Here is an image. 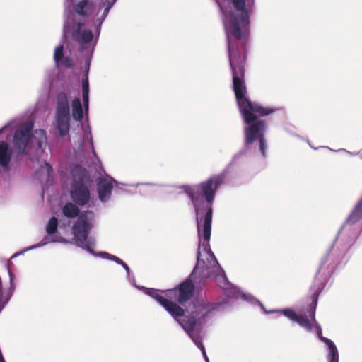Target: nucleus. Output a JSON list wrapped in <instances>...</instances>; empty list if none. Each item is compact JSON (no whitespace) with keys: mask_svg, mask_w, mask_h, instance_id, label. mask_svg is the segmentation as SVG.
<instances>
[{"mask_svg":"<svg viewBox=\"0 0 362 362\" xmlns=\"http://www.w3.org/2000/svg\"><path fill=\"white\" fill-rule=\"evenodd\" d=\"M236 11L241 13L237 16L233 11L228 14L229 20L224 22L227 37L228 56L229 65L232 71L233 90L239 111L244 122L248 125L245 132H266L267 124L264 120L258 117H264L274 113L276 109L264 107L259 104L252 102L247 97L245 83V44L239 50L238 42L230 38L233 35L236 40L242 38L240 26L245 27L249 23V15L245 9V0H230Z\"/></svg>","mask_w":362,"mask_h":362,"instance_id":"nucleus-1","label":"nucleus"},{"mask_svg":"<svg viewBox=\"0 0 362 362\" xmlns=\"http://www.w3.org/2000/svg\"><path fill=\"white\" fill-rule=\"evenodd\" d=\"M224 180L225 175L218 174L199 184L181 187L194 208L199 241L202 236L204 247L209 246L210 240L215 195Z\"/></svg>","mask_w":362,"mask_h":362,"instance_id":"nucleus-2","label":"nucleus"},{"mask_svg":"<svg viewBox=\"0 0 362 362\" xmlns=\"http://www.w3.org/2000/svg\"><path fill=\"white\" fill-rule=\"evenodd\" d=\"M311 290L313 291L310 297L311 303H309L305 310L302 309L299 315L291 308H286L279 310H272L267 313H281L291 320L297 322L300 326L305 328L308 332H310L313 328H315L317 331L319 339L328 347L329 362H339V354L335 344L332 340L322 336L321 326L315 319V311L318 297L322 290V286L320 284L317 286L313 285L311 287Z\"/></svg>","mask_w":362,"mask_h":362,"instance_id":"nucleus-3","label":"nucleus"},{"mask_svg":"<svg viewBox=\"0 0 362 362\" xmlns=\"http://www.w3.org/2000/svg\"><path fill=\"white\" fill-rule=\"evenodd\" d=\"M78 206L76 204L67 202L62 207V214L69 218H78L72 227L76 243L81 247L92 252V250L86 241L92 228L89 218L94 217V213L89 210L81 212Z\"/></svg>","mask_w":362,"mask_h":362,"instance_id":"nucleus-4","label":"nucleus"},{"mask_svg":"<svg viewBox=\"0 0 362 362\" xmlns=\"http://www.w3.org/2000/svg\"><path fill=\"white\" fill-rule=\"evenodd\" d=\"M73 181L71 186L70 194L73 202L78 206H84L90 200V191L88 184H90V176L86 169L76 166L72 173Z\"/></svg>","mask_w":362,"mask_h":362,"instance_id":"nucleus-5","label":"nucleus"},{"mask_svg":"<svg viewBox=\"0 0 362 362\" xmlns=\"http://www.w3.org/2000/svg\"><path fill=\"white\" fill-rule=\"evenodd\" d=\"M56 128L59 131L61 137L67 135L70 129V107L67 94L62 91L57 96Z\"/></svg>","mask_w":362,"mask_h":362,"instance_id":"nucleus-6","label":"nucleus"},{"mask_svg":"<svg viewBox=\"0 0 362 362\" xmlns=\"http://www.w3.org/2000/svg\"><path fill=\"white\" fill-rule=\"evenodd\" d=\"M162 292L170 300L173 299L180 305H184L193 297L194 285L192 280L187 278L175 288L164 290Z\"/></svg>","mask_w":362,"mask_h":362,"instance_id":"nucleus-7","label":"nucleus"},{"mask_svg":"<svg viewBox=\"0 0 362 362\" xmlns=\"http://www.w3.org/2000/svg\"><path fill=\"white\" fill-rule=\"evenodd\" d=\"M158 291H159L155 289L148 288L146 293L159 303L173 318L183 317L185 315V312L182 307L168 299L165 295H160L158 293ZM160 291L163 293L162 291Z\"/></svg>","mask_w":362,"mask_h":362,"instance_id":"nucleus-8","label":"nucleus"},{"mask_svg":"<svg viewBox=\"0 0 362 362\" xmlns=\"http://www.w3.org/2000/svg\"><path fill=\"white\" fill-rule=\"evenodd\" d=\"M33 124L21 127L13 135V144L18 150V154H26L25 148L30 139Z\"/></svg>","mask_w":362,"mask_h":362,"instance_id":"nucleus-9","label":"nucleus"},{"mask_svg":"<svg viewBox=\"0 0 362 362\" xmlns=\"http://www.w3.org/2000/svg\"><path fill=\"white\" fill-rule=\"evenodd\" d=\"M113 185L111 180L108 179H101L98 184V192L99 199L102 202H106L110 197Z\"/></svg>","mask_w":362,"mask_h":362,"instance_id":"nucleus-10","label":"nucleus"},{"mask_svg":"<svg viewBox=\"0 0 362 362\" xmlns=\"http://www.w3.org/2000/svg\"><path fill=\"white\" fill-rule=\"evenodd\" d=\"M82 25V23L78 24V28L73 32L72 37L79 44H88L92 41L93 35L90 30H81Z\"/></svg>","mask_w":362,"mask_h":362,"instance_id":"nucleus-11","label":"nucleus"},{"mask_svg":"<svg viewBox=\"0 0 362 362\" xmlns=\"http://www.w3.org/2000/svg\"><path fill=\"white\" fill-rule=\"evenodd\" d=\"M93 3L90 0H81L74 6V12L81 16L88 17L92 12Z\"/></svg>","mask_w":362,"mask_h":362,"instance_id":"nucleus-12","label":"nucleus"},{"mask_svg":"<svg viewBox=\"0 0 362 362\" xmlns=\"http://www.w3.org/2000/svg\"><path fill=\"white\" fill-rule=\"evenodd\" d=\"M12 150L6 141L0 143V165L4 168H8L12 158Z\"/></svg>","mask_w":362,"mask_h":362,"instance_id":"nucleus-13","label":"nucleus"},{"mask_svg":"<svg viewBox=\"0 0 362 362\" xmlns=\"http://www.w3.org/2000/svg\"><path fill=\"white\" fill-rule=\"evenodd\" d=\"M362 218V199L357 203L351 214L346 220L349 224H354Z\"/></svg>","mask_w":362,"mask_h":362,"instance_id":"nucleus-14","label":"nucleus"},{"mask_svg":"<svg viewBox=\"0 0 362 362\" xmlns=\"http://www.w3.org/2000/svg\"><path fill=\"white\" fill-rule=\"evenodd\" d=\"M180 317H177L174 318L177 320L180 326L187 332L190 333L194 330L195 326L197 325V319L195 316H189L187 320L182 321L179 319Z\"/></svg>","mask_w":362,"mask_h":362,"instance_id":"nucleus-15","label":"nucleus"},{"mask_svg":"<svg viewBox=\"0 0 362 362\" xmlns=\"http://www.w3.org/2000/svg\"><path fill=\"white\" fill-rule=\"evenodd\" d=\"M72 117L74 120L81 122L83 118V108L79 98H75L72 101Z\"/></svg>","mask_w":362,"mask_h":362,"instance_id":"nucleus-16","label":"nucleus"},{"mask_svg":"<svg viewBox=\"0 0 362 362\" xmlns=\"http://www.w3.org/2000/svg\"><path fill=\"white\" fill-rule=\"evenodd\" d=\"M58 227V220L56 217L52 216L49 219L45 230L49 235H52L57 233Z\"/></svg>","mask_w":362,"mask_h":362,"instance_id":"nucleus-17","label":"nucleus"},{"mask_svg":"<svg viewBox=\"0 0 362 362\" xmlns=\"http://www.w3.org/2000/svg\"><path fill=\"white\" fill-rule=\"evenodd\" d=\"M56 241H57V240H55L54 238L50 239L49 236H45L39 243L30 246L28 250L37 248V247L44 246L50 242H56ZM58 241L64 242L65 240L62 237H60V240H58Z\"/></svg>","mask_w":362,"mask_h":362,"instance_id":"nucleus-18","label":"nucleus"},{"mask_svg":"<svg viewBox=\"0 0 362 362\" xmlns=\"http://www.w3.org/2000/svg\"><path fill=\"white\" fill-rule=\"evenodd\" d=\"M218 308V305L216 303H204L201 305V310L204 312V315H202L203 320L210 313L211 311L216 310Z\"/></svg>","mask_w":362,"mask_h":362,"instance_id":"nucleus-19","label":"nucleus"},{"mask_svg":"<svg viewBox=\"0 0 362 362\" xmlns=\"http://www.w3.org/2000/svg\"><path fill=\"white\" fill-rule=\"evenodd\" d=\"M101 255L103 257H107V259H109L110 260L115 261L117 264L122 265L127 271H128V272L129 271V267H128V265L124 261H122L121 259H119V257H117L113 255L107 253V252H102Z\"/></svg>","mask_w":362,"mask_h":362,"instance_id":"nucleus-20","label":"nucleus"},{"mask_svg":"<svg viewBox=\"0 0 362 362\" xmlns=\"http://www.w3.org/2000/svg\"><path fill=\"white\" fill-rule=\"evenodd\" d=\"M217 281L218 286L223 289H228L229 286V283L226 279V276L225 274L223 275H220L217 276Z\"/></svg>","mask_w":362,"mask_h":362,"instance_id":"nucleus-21","label":"nucleus"},{"mask_svg":"<svg viewBox=\"0 0 362 362\" xmlns=\"http://www.w3.org/2000/svg\"><path fill=\"white\" fill-rule=\"evenodd\" d=\"M63 49L64 47L62 45H59L55 48L54 59L57 63H59L60 60L63 58Z\"/></svg>","mask_w":362,"mask_h":362,"instance_id":"nucleus-22","label":"nucleus"},{"mask_svg":"<svg viewBox=\"0 0 362 362\" xmlns=\"http://www.w3.org/2000/svg\"><path fill=\"white\" fill-rule=\"evenodd\" d=\"M194 342L195 344H197V346L200 349H202V353H203V355L204 356L206 360V362H209V358H207L206 356V351H205V349H204V345L202 344L201 340H199V339H197L196 340H194Z\"/></svg>","mask_w":362,"mask_h":362,"instance_id":"nucleus-23","label":"nucleus"},{"mask_svg":"<svg viewBox=\"0 0 362 362\" xmlns=\"http://www.w3.org/2000/svg\"><path fill=\"white\" fill-rule=\"evenodd\" d=\"M82 91L89 92V83L87 76L82 79Z\"/></svg>","mask_w":362,"mask_h":362,"instance_id":"nucleus-24","label":"nucleus"},{"mask_svg":"<svg viewBox=\"0 0 362 362\" xmlns=\"http://www.w3.org/2000/svg\"><path fill=\"white\" fill-rule=\"evenodd\" d=\"M88 93L89 92L82 91V98L85 108H88Z\"/></svg>","mask_w":362,"mask_h":362,"instance_id":"nucleus-25","label":"nucleus"},{"mask_svg":"<svg viewBox=\"0 0 362 362\" xmlns=\"http://www.w3.org/2000/svg\"><path fill=\"white\" fill-rule=\"evenodd\" d=\"M63 63H64V66H66V67H71L72 66L71 60L69 58H68V57H66V58L64 59Z\"/></svg>","mask_w":362,"mask_h":362,"instance_id":"nucleus-26","label":"nucleus"},{"mask_svg":"<svg viewBox=\"0 0 362 362\" xmlns=\"http://www.w3.org/2000/svg\"><path fill=\"white\" fill-rule=\"evenodd\" d=\"M37 134H39L42 137L46 139V132L43 129H38L35 131Z\"/></svg>","mask_w":362,"mask_h":362,"instance_id":"nucleus-27","label":"nucleus"},{"mask_svg":"<svg viewBox=\"0 0 362 362\" xmlns=\"http://www.w3.org/2000/svg\"><path fill=\"white\" fill-rule=\"evenodd\" d=\"M112 4H113V3H112V4H109V5L107 6V7L105 9V11H104V14H105V15H107V14L108 13L109 10H110V8H111V6H112Z\"/></svg>","mask_w":362,"mask_h":362,"instance_id":"nucleus-28","label":"nucleus"},{"mask_svg":"<svg viewBox=\"0 0 362 362\" xmlns=\"http://www.w3.org/2000/svg\"><path fill=\"white\" fill-rule=\"evenodd\" d=\"M46 166L49 171L52 170V166L49 163H46Z\"/></svg>","mask_w":362,"mask_h":362,"instance_id":"nucleus-29","label":"nucleus"},{"mask_svg":"<svg viewBox=\"0 0 362 362\" xmlns=\"http://www.w3.org/2000/svg\"><path fill=\"white\" fill-rule=\"evenodd\" d=\"M209 255H210V257H211L213 259H216L215 256L214 255V254H213L211 251H210Z\"/></svg>","mask_w":362,"mask_h":362,"instance_id":"nucleus-30","label":"nucleus"},{"mask_svg":"<svg viewBox=\"0 0 362 362\" xmlns=\"http://www.w3.org/2000/svg\"><path fill=\"white\" fill-rule=\"evenodd\" d=\"M199 249H200V245H199V249H198V259H199V256H200Z\"/></svg>","mask_w":362,"mask_h":362,"instance_id":"nucleus-31","label":"nucleus"},{"mask_svg":"<svg viewBox=\"0 0 362 362\" xmlns=\"http://www.w3.org/2000/svg\"><path fill=\"white\" fill-rule=\"evenodd\" d=\"M0 362H6V361H5V360H4V358H3L0 361Z\"/></svg>","mask_w":362,"mask_h":362,"instance_id":"nucleus-32","label":"nucleus"},{"mask_svg":"<svg viewBox=\"0 0 362 362\" xmlns=\"http://www.w3.org/2000/svg\"><path fill=\"white\" fill-rule=\"evenodd\" d=\"M218 270H220V271H221L222 272H223V270H222V269H221V268H218Z\"/></svg>","mask_w":362,"mask_h":362,"instance_id":"nucleus-33","label":"nucleus"},{"mask_svg":"<svg viewBox=\"0 0 362 362\" xmlns=\"http://www.w3.org/2000/svg\"><path fill=\"white\" fill-rule=\"evenodd\" d=\"M116 0H114V2Z\"/></svg>","mask_w":362,"mask_h":362,"instance_id":"nucleus-34","label":"nucleus"}]
</instances>
